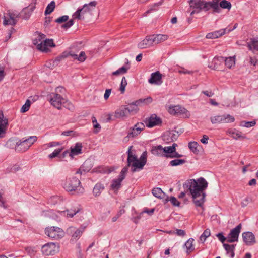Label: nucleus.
<instances>
[{"mask_svg":"<svg viewBox=\"0 0 258 258\" xmlns=\"http://www.w3.org/2000/svg\"><path fill=\"white\" fill-rule=\"evenodd\" d=\"M223 62H224L223 57H215L212 60L211 64H209L208 67L213 70H216L218 69L219 66Z\"/></svg>","mask_w":258,"mask_h":258,"instance_id":"26","label":"nucleus"},{"mask_svg":"<svg viewBox=\"0 0 258 258\" xmlns=\"http://www.w3.org/2000/svg\"><path fill=\"white\" fill-rule=\"evenodd\" d=\"M62 148L55 149L51 154L49 155V158L52 159L55 157H57L59 154V153L62 151Z\"/></svg>","mask_w":258,"mask_h":258,"instance_id":"54","label":"nucleus"},{"mask_svg":"<svg viewBox=\"0 0 258 258\" xmlns=\"http://www.w3.org/2000/svg\"><path fill=\"white\" fill-rule=\"evenodd\" d=\"M162 123L161 119L157 116L155 114H152L145 121L146 126L148 127H152L153 126L158 125Z\"/></svg>","mask_w":258,"mask_h":258,"instance_id":"20","label":"nucleus"},{"mask_svg":"<svg viewBox=\"0 0 258 258\" xmlns=\"http://www.w3.org/2000/svg\"><path fill=\"white\" fill-rule=\"evenodd\" d=\"M77 228L74 226L69 227L66 230L67 234L70 235L72 238V235H74L75 231L76 230Z\"/></svg>","mask_w":258,"mask_h":258,"instance_id":"58","label":"nucleus"},{"mask_svg":"<svg viewBox=\"0 0 258 258\" xmlns=\"http://www.w3.org/2000/svg\"><path fill=\"white\" fill-rule=\"evenodd\" d=\"M216 2L219 9V12H213V13H220L221 11V8L230 10L231 8V3L226 0H216Z\"/></svg>","mask_w":258,"mask_h":258,"instance_id":"25","label":"nucleus"},{"mask_svg":"<svg viewBox=\"0 0 258 258\" xmlns=\"http://www.w3.org/2000/svg\"><path fill=\"white\" fill-rule=\"evenodd\" d=\"M37 140L36 136H31L16 143L15 149L17 152H23L27 151Z\"/></svg>","mask_w":258,"mask_h":258,"instance_id":"7","label":"nucleus"},{"mask_svg":"<svg viewBox=\"0 0 258 258\" xmlns=\"http://www.w3.org/2000/svg\"><path fill=\"white\" fill-rule=\"evenodd\" d=\"M84 229L85 227L83 226H81L79 228H77L74 233V235H72V238H71L70 241L71 242L77 241L81 236L82 233L84 231Z\"/></svg>","mask_w":258,"mask_h":258,"instance_id":"31","label":"nucleus"},{"mask_svg":"<svg viewBox=\"0 0 258 258\" xmlns=\"http://www.w3.org/2000/svg\"><path fill=\"white\" fill-rule=\"evenodd\" d=\"M97 5L96 1H92L88 4H85L82 8H79L73 14V17L76 19H84L85 15L88 13H91L95 8Z\"/></svg>","mask_w":258,"mask_h":258,"instance_id":"5","label":"nucleus"},{"mask_svg":"<svg viewBox=\"0 0 258 258\" xmlns=\"http://www.w3.org/2000/svg\"><path fill=\"white\" fill-rule=\"evenodd\" d=\"M145 126L142 122H138L134 126L128 128L127 135L124 140L128 141L130 138H134L138 136L145 129Z\"/></svg>","mask_w":258,"mask_h":258,"instance_id":"8","label":"nucleus"},{"mask_svg":"<svg viewBox=\"0 0 258 258\" xmlns=\"http://www.w3.org/2000/svg\"><path fill=\"white\" fill-rule=\"evenodd\" d=\"M104 187L101 183H97L94 186L93 190V194L95 197L99 196L104 189Z\"/></svg>","mask_w":258,"mask_h":258,"instance_id":"39","label":"nucleus"},{"mask_svg":"<svg viewBox=\"0 0 258 258\" xmlns=\"http://www.w3.org/2000/svg\"><path fill=\"white\" fill-rule=\"evenodd\" d=\"M242 237L245 244L251 246L256 243V239L254 234L249 231L244 232L242 234Z\"/></svg>","mask_w":258,"mask_h":258,"instance_id":"16","label":"nucleus"},{"mask_svg":"<svg viewBox=\"0 0 258 258\" xmlns=\"http://www.w3.org/2000/svg\"><path fill=\"white\" fill-rule=\"evenodd\" d=\"M8 126V119L4 117L3 112L0 111V138H2L6 133Z\"/></svg>","mask_w":258,"mask_h":258,"instance_id":"18","label":"nucleus"},{"mask_svg":"<svg viewBox=\"0 0 258 258\" xmlns=\"http://www.w3.org/2000/svg\"><path fill=\"white\" fill-rule=\"evenodd\" d=\"M152 194L155 197L159 199H163L165 196L160 188H154L152 190Z\"/></svg>","mask_w":258,"mask_h":258,"instance_id":"41","label":"nucleus"},{"mask_svg":"<svg viewBox=\"0 0 258 258\" xmlns=\"http://www.w3.org/2000/svg\"><path fill=\"white\" fill-rule=\"evenodd\" d=\"M80 211V209L79 208H77V209L75 210H67L66 211H63L64 214H66V215L68 217H73L75 215H76L77 213H78Z\"/></svg>","mask_w":258,"mask_h":258,"instance_id":"50","label":"nucleus"},{"mask_svg":"<svg viewBox=\"0 0 258 258\" xmlns=\"http://www.w3.org/2000/svg\"><path fill=\"white\" fill-rule=\"evenodd\" d=\"M45 234L50 238L59 240L64 236L65 232L60 228L57 226L46 227L45 229Z\"/></svg>","mask_w":258,"mask_h":258,"instance_id":"6","label":"nucleus"},{"mask_svg":"<svg viewBox=\"0 0 258 258\" xmlns=\"http://www.w3.org/2000/svg\"><path fill=\"white\" fill-rule=\"evenodd\" d=\"M216 236L218 238L219 240L222 243H224V242L226 240L227 241V237H225L223 234L222 233H219L216 234Z\"/></svg>","mask_w":258,"mask_h":258,"instance_id":"62","label":"nucleus"},{"mask_svg":"<svg viewBox=\"0 0 258 258\" xmlns=\"http://www.w3.org/2000/svg\"><path fill=\"white\" fill-rule=\"evenodd\" d=\"M20 17V13L16 11H9L7 16H4L3 24L5 26L8 25H15L17 22L16 18Z\"/></svg>","mask_w":258,"mask_h":258,"instance_id":"13","label":"nucleus"},{"mask_svg":"<svg viewBox=\"0 0 258 258\" xmlns=\"http://www.w3.org/2000/svg\"><path fill=\"white\" fill-rule=\"evenodd\" d=\"M152 101V98L149 96L146 98H141L138 100L135 101V104H136V105L140 106H146L151 104Z\"/></svg>","mask_w":258,"mask_h":258,"instance_id":"33","label":"nucleus"},{"mask_svg":"<svg viewBox=\"0 0 258 258\" xmlns=\"http://www.w3.org/2000/svg\"><path fill=\"white\" fill-rule=\"evenodd\" d=\"M59 250V244L53 242L47 243L44 245L41 248L43 254L47 256L54 255L58 252Z\"/></svg>","mask_w":258,"mask_h":258,"instance_id":"9","label":"nucleus"},{"mask_svg":"<svg viewBox=\"0 0 258 258\" xmlns=\"http://www.w3.org/2000/svg\"><path fill=\"white\" fill-rule=\"evenodd\" d=\"M168 111L172 115H181L184 118H189L190 116L189 112L185 108L180 105L169 106Z\"/></svg>","mask_w":258,"mask_h":258,"instance_id":"12","label":"nucleus"},{"mask_svg":"<svg viewBox=\"0 0 258 258\" xmlns=\"http://www.w3.org/2000/svg\"><path fill=\"white\" fill-rule=\"evenodd\" d=\"M92 122L93 124L94 128L95 129L98 130L96 131H95V132L97 133L98 132V130H100L101 126H100V124L98 123H97V120H96L95 117H92Z\"/></svg>","mask_w":258,"mask_h":258,"instance_id":"59","label":"nucleus"},{"mask_svg":"<svg viewBox=\"0 0 258 258\" xmlns=\"http://www.w3.org/2000/svg\"><path fill=\"white\" fill-rule=\"evenodd\" d=\"M241 228L242 225L240 223L236 227L232 229L227 237V242L229 243L237 242Z\"/></svg>","mask_w":258,"mask_h":258,"instance_id":"15","label":"nucleus"},{"mask_svg":"<svg viewBox=\"0 0 258 258\" xmlns=\"http://www.w3.org/2000/svg\"><path fill=\"white\" fill-rule=\"evenodd\" d=\"M123 179H120V178L118 177L117 179H115L112 180L111 184V188L114 190V192H116L121 186V183Z\"/></svg>","mask_w":258,"mask_h":258,"instance_id":"35","label":"nucleus"},{"mask_svg":"<svg viewBox=\"0 0 258 258\" xmlns=\"http://www.w3.org/2000/svg\"><path fill=\"white\" fill-rule=\"evenodd\" d=\"M198 146V144L196 142H190L188 143L189 148L195 154H197L199 152V150L197 149Z\"/></svg>","mask_w":258,"mask_h":258,"instance_id":"46","label":"nucleus"},{"mask_svg":"<svg viewBox=\"0 0 258 258\" xmlns=\"http://www.w3.org/2000/svg\"><path fill=\"white\" fill-rule=\"evenodd\" d=\"M129 166H127V165L126 167H124L122 170L121 171L120 174L119 175V177L120 178V179H124L125 178L126 174L128 170V167Z\"/></svg>","mask_w":258,"mask_h":258,"instance_id":"55","label":"nucleus"},{"mask_svg":"<svg viewBox=\"0 0 258 258\" xmlns=\"http://www.w3.org/2000/svg\"><path fill=\"white\" fill-rule=\"evenodd\" d=\"M128 115V114L125 106L121 107L115 111L114 114V117L116 118H121L127 117Z\"/></svg>","mask_w":258,"mask_h":258,"instance_id":"28","label":"nucleus"},{"mask_svg":"<svg viewBox=\"0 0 258 258\" xmlns=\"http://www.w3.org/2000/svg\"><path fill=\"white\" fill-rule=\"evenodd\" d=\"M111 92V89H107L105 90L104 95V98L105 100H107L109 98L110 94Z\"/></svg>","mask_w":258,"mask_h":258,"instance_id":"64","label":"nucleus"},{"mask_svg":"<svg viewBox=\"0 0 258 258\" xmlns=\"http://www.w3.org/2000/svg\"><path fill=\"white\" fill-rule=\"evenodd\" d=\"M45 37L44 34H38L37 37L33 40V44L36 46L37 48L43 52L48 51L49 47L55 46L52 39H45Z\"/></svg>","mask_w":258,"mask_h":258,"instance_id":"4","label":"nucleus"},{"mask_svg":"<svg viewBox=\"0 0 258 258\" xmlns=\"http://www.w3.org/2000/svg\"><path fill=\"white\" fill-rule=\"evenodd\" d=\"M65 190L73 194H82L84 189L81 185L80 181L76 177L67 178L63 184Z\"/></svg>","mask_w":258,"mask_h":258,"instance_id":"3","label":"nucleus"},{"mask_svg":"<svg viewBox=\"0 0 258 258\" xmlns=\"http://www.w3.org/2000/svg\"><path fill=\"white\" fill-rule=\"evenodd\" d=\"M36 1L34 3H31L28 7H26L23 9L20 14L21 17L25 20L29 19L32 12L35 9Z\"/></svg>","mask_w":258,"mask_h":258,"instance_id":"17","label":"nucleus"},{"mask_svg":"<svg viewBox=\"0 0 258 258\" xmlns=\"http://www.w3.org/2000/svg\"><path fill=\"white\" fill-rule=\"evenodd\" d=\"M154 43L152 35H148L138 44V47L140 49H145L152 46Z\"/></svg>","mask_w":258,"mask_h":258,"instance_id":"19","label":"nucleus"},{"mask_svg":"<svg viewBox=\"0 0 258 258\" xmlns=\"http://www.w3.org/2000/svg\"><path fill=\"white\" fill-rule=\"evenodd\" d=\"M146 162L147 153L146 152H144L140 156V159L137 160L136 162L133 163L132 165H131L132 166V171L133 172H135L137 170V169H142L144 165L146 164Z\"/></svg>","mask_w":258,"mask_h":258,"instance_id":"14","label":"nucleus"},{"mask_svg":"<svg viewBox=\"0 0 258 258\" xmlns=\"http://www.w3.org/2000/svg\"><path fill=\"white\" fill-rule=\"evenodd\" d=\"M151 152L154 155L159 157H164L163 147L161 145L152 147Z\"/></svg>","mask_w":258,"mask_h":258,"instance_id":"27","label":"nucleus"},{"mask_svg":"<svg viewBox=\"0 0 258 258\" xmlns=\"http://www.w3.org/2000/svg\"><path fill=\"white\" fill-rule=\"evenodd\" d=\"M127 81L125 77H123L120 83L119 91L121 94H123L125 91V87L127 85Z\"/></svg>","mask_w":258,"mask_h":258,"instance_id":"48","label":"nucleus"},{"mask_svg":"<svg viewBox=\"0 0 258 258\" xmlns=\"http://www.w3.org/2000/svg\"><path fill=\"white\" fill-rule=\"evenodd\" d=\"M70 56L81 62H83L86 59V55L84 51H81L79 55L71 51Z\"/></svg>","mask_w":258,"mask_h":258,"instance_id":"37","label":"nucleus"},{"mask_svg":"<svg viewBox=\"0 0 258 258\" xmlns=\"http://www.w3.org/2000/svg\"><path fill=\"white\" fill-rule=\"evenodd\" d=\"M152 37L154 43L159 44L167 40L168 36L165 34H153Z\"/></svg>","mask_w":258,"mask_h":258,"instance_id":"29","label":"nucleus"},{"mask_svg":"<svg viewBox=\"0 0 258 258\" xmlns=\"http://www.w3.org/2000/svg\"><path fill=\"white\" fill-rule=\"evenodd\" d=\"M161 5V3L159 2V3H155L154 4L152 7L151 8L148 10L146 13L147 14L148 13H150L151 12H152V11H155L157 10V7H158V6H159L160 5Z\"/></svg>","mask_w":258,"mask_h":258,"instance_id":"61","label":"nucleus"},{"mask_svg":"<svg viewBox=\"0 0 258 258\" xmlns=\"http://www.w3.org/2000/svg\"><path fill=\"white\" fill-rule=\"evenodd\" d=\"M136 104H135V101L131 104H129L128 105L125 106L128 115H134L138 112V106L136 105Z\"/></svg>","mask_w":258,"mask_h":258,"instance_id":"30","label":"nucleus"},{"mask_svg":"<svg viewBox=\"0 0 258 258\" xmlns=\"http://www.w3.org/2000/svg\"><path fill=\"white\" fill-rule=\"evenodd\" d=\"M31 105V101L29 99H27L25 103L22 106L21 109V112L25 113L28 111Z\"/></svg>","mask_w":258,"mask_h":258,"instance_id":"52","label":"nucleus"},{"mask_svg":"<svg viewBox=\"0 0 258 258\" xmlns=\"http://www.w3.org/2000/svg\"><path fill=\"white\" fill-rule=\"evenodd\" d=\"M234 120V117L230 114L217 115L210 117L212 124L233 122Z\"/></svg>","mask_w":258,"mask_h":258,"instance_id":"10","label":"nucleus"},{"mask_svg":"<svg viewBox=\"0 0 258 258\" xmlns=\"http://www.w3.org/2000/svg\"><path fill=\"white\" fill-rule=\"evenodd\" d=\"M186 162L185 160L184 159H176L173 160H171L170 162V165L172 166H176L180 165H182Z\"/></svg>","mask_w":258,"mask_h":258,"instance_id":"45","label":"nucleus"},{"mask_svg":"<svg viewBox=\"0 0 258 258\" xmlns=\"http://www.w3.org/2000/svg\"><path fill=\"white\" fill-rule=\"evenodd\" d=\"M55 8V3L54 1H51L46 7L45 11V15H47L51 14Z\"/></svg>","mask_w":258,"mask_h":258,"instance_id":"43","label":"nucleus"},{"mask_svg":"<svg viewBox=\"0 0 258 258\" xmlns=\"http://www.w3.org/2000/svg\"><path fill=\"white\" fill-rule=\"evenodd\" d=\"M188 3L191 8L197 11V13L201 11H207L210 8L213 9V12H219V10L216 0L209 2L203 0H189Z\"/></svg>","mask_w":258,"mask_h":258,"instance_id":"2","label":"nucleus"},{"mask_svg":"<svg viewBox=\"0 0 258 258\" xmlns=\"http://www.w3.org/2000/svg\"><path fill=\"white\" fill-rule=\"evenodd\" d=\"M236 245H229L226 243H223V246L227 252V254H230L231 258H233L234 256V250Z\"/></svg>","mask_w":258,"mask_h":258,"instance_id":"36","label":"nucleus"},{"mask_svg":"<svg viewBox=\"0 0 258 258\" xmlns=\"http://www.w3.org/2000/svg\"><path fill=\"white\" fill-rule=\"evenodd\" d=\"M227 135L230 136L232 138L235 140L238 139H245V136L242 135L241 132H239L236 129H229L227 132Z\"/></svg>","mask_w":258,"mask_h":258,"instance_id":"23","label":"nucleus"},{"mask_svg":"<svg viewBox=\"0 0 258 258\" xmlns=\"http://www.w3.org/2000/svg\"><path fill=\"white\" fill-rule=\"evenodd\" d=\"M165 200L166 202L170 201L174 206H179L180 205V202H178L177 199L174 197H171L170 198L167 197Z\"/></svg>","mask_w":258,"mask_h":258,"instance_id":"53","label":"nucleus"},{"mask_svg":"<svg viewBox=\"0 0 258 258\" xmlns=\"http://www.w3.org/2000/svg\"><path fill=\"white\" fill-rule=\"evenodd\" d=\"M223 59L225 66L229 69L235 65V58L234 57H223Z\"/></svg>","mask_w":258,"mask_h":258,"instance_id":"40","label":"nucleus"},{"mask_svg":"<svg viewBox=\"0 0 258 258\" xmlns=\"http://www.w3.org/2000/svg\"><path fill=\"white\" fill-rule=\"evenodd\" d=\"M162 75L159 71H157L151 74V78L149 79L148 82L152 84L160 85L162 82Z\"/></svg>","mask_w":258,"mask_h":258,"instance_id":"22","label":"nucleus"},{"mask_svg":"<svg viewBox=\"0 0 258 258\" xmlns=\"http://www.w3.org/2000/svg\"><path fill=\"white\" fill-rule=\"evenodd\" d=\"M70 56V52H63L60 55L57 56L55 60L54 63L57 64L58 62H60L62 60L65 59L68 56Z\"/></svg>","mask_w":258,"mask_h":258,"instance_id":"47","label":"nucleus"},{"mask_svg":"<svg viewBox=\"0 0 258 258\" xmlns=\"http://www.w3.org/2000/svg\"><path fill=\"white\" fill-rule=\"evenodd\" d=\"M194 241V239L193 238H189L184 244V246L186 248V252L188 254L193 251L195 249L193 245Z\"/></svg>","mask_w":258,"mask_h":258,"instance_id":"38","label":"nucleus"},{"mask_svg":"<svg viewBox=\"0 0 258 258\" xmlns=\"http://www.w3.org/2000/svg\"><path fill=\"white\" fill-rule=\"evenodd\" d=\"M175 234L179 236L183 237L185 235V232L183 230L176 229Z\"/></svg>","mask_w":258,"mask_h":258,"instance_id":"63","label":"nucleus"},{"mask_svg":"<svg viewBox=\"0 0 258 258\" xmlns=\"http://www.w3.org/2000/svg\"><path fill=\"white\" fill-rule=\"evenodd\" d=\"M226 29H222L216 31L209 33L206 35V38L207 39L217 38L225 34L226 33Z\"/></svg>","mask_w":258,"mask_h":258,"instance_id":"24","label":"nucleus"},{"mask_svg":"<svg viewBox=\"0 0 258 258\" xmlns=\"http://www.w3.org/2000/svg\"><path fill=\"white\" fill-rule=\"evenodd\" d=\"M208 184V182L203 177H200L197 180H187L183 184L184 188L189 191L196 206L202 207L206 196L204 191Z\"/></svg>","mask_w":258,"mask_h":258,"instance_id":"1","label":"nucleus"},{"mask_svg":"<svg viewBox=\"0 0 258 258\" xmlns=\"http://www.w3.org/2000/svg\"><path fill=\"white\" fill-rule=\"evenodd\" d=\"M50 102L54 107L60 109L61 106L66 104L67 100L59 94L51 93L50 94Z\"/></svg>","mask_w":258,"mask_h":258,"instance_id":"11","label":"nucleus"},{"mask_svg":"<svg viewBox=\"0 0 258 258\" xmlns=\"http://www.w3.org/2000/svg\"><path fill=\"white\" fill-rule=\"evenodd\" d=\"M82 146L80 143H77L75 146L71 147V151L69 152L66 151L63 153V156L64 157L67 154H69L70 156L73 157L74 155H77L81 153Z\"/></svg>","mask_w":258,"mask_h":258,"instance_id":"21","label":"nucleus"},{"mask_svg":"<svg viewBox=\"0 0 258 258\" xmlns=\"http://www.w3.org/2000/svg\"><path fill=\"white\" fill-rule=\"evenodd\" d=\"M69 19V16L67 15H63L61 17L58 18L55 20V22L57 23L61 24L63 22H66Z\"/></svg>","mask_w":258,"mask_h":258,"instance_id":"56","label":"nucleus"},{"mask_svg":"<svg viewBox=\"0 0 258 258\" xmlns=\"http://www.w3.org/2000/svg\"><path fill=\"white\" fill-rule=\"evenodd\" d=\"M247 46L249 50H258V40L255 39H251L249 42L247 43Z\"/></svg>","mask_w":258,"mask_h":258,"instance_id":"42","label":"nucleus"},{"mask_svg":"<svg viewBox=\"0 0 258 258\" xmlns=\"http://www.w3.org/2000/svg\"><path fill=\"white\" fill-rule=\"evenodd\" d=\"M164 157L169 158V156H172V154L174 152V150L170 146H166L163 147Z\"/></svg>","mask_w":258,"mask_h":258,"instance_id":"44","label":"nucleus"},{"mask_svg":"<svg viewBox=\"0 0 258 258\" xmlns=\"http://www.w3.org/2000/svg\"><path fill=\"white\" fill-rule=\"evenodd\" d=\"M210 235V230L209 229H206L201 235L200 240L202 242H204L207 237Z\"/></svg>","mask_w":258,"mask_h":258,"instance_id":"49","label":"nucleus"},{"mask_svg":"<svg viewBox=\"0 0 258 258\" xmlns=\"http://www.w3.org/2000/svg\"><path fill=\"white\" fill-rule=\"evenodd\" d=\"M256 122L254 121H242L240 123V126L242 127H250L253 126L255 125Z\"/></svg>","mask_w":258,"mask_h":258,"instance_id":"51","label":"nucleus"},{"mask_svg":"<svg viewBox=\"0 0 258 258\" xmlns=\"http://www.w3.org/2000/svg\"><path fill=\"white\" fill-rule=\"evenodd\" d=\"M74 24V21L73 19L70 20L67 23L62 25L61 27L64 29H68L71 27Z\"/></svg>","mask_w":258,"mask_h":258,"instance_id":"60","label":"nucleus"},{"mask_svg":"<svg viewBox=\"0 0 258 258\" xmlns=\"http://www.w3.org/2000/svg\"><path fill=\"white\" fill-rule=\"evenodd\" d=\"M132 148V146H131L127 152V166H131V165H132L133 163H134L136 162L137 160H138V158L137 156L135 155H133L132 151H131V148Z\"/></svg>","mask_w":258,"mask_h":258,"instance_id":"34","label":"nucleus"},{"mask_svg":"<svg viewBox=\"0 0 258 258\" xmlns=\"http://www.w3.org/2000/svg\"><path fill=\"white\" fill-rule=\"evenodd\" d=\"M126 66H123L116 70L112 72V75L113 76H118L120 74H125L127 71L130 69V66L129 64V61L128 60H126V62H125Z\"/></svg>","mask_w":258,"mask_h":258,"instance_id":"32","label":"nucleus"},{"mask_svg":"<svg viewBox=\"0 0 258 258\" xmlns=\"http://www.w3.org/2000/svg\"><path fill=\"white\" fill-rule=\"evenodd\" d=\"M154 211H155V209L154 208L151 209L150 210L146 209V210H144L139 215V219L141 218L144 213H147L149 215H152L153 214Z\"/></svg>","mask_w":258,"mask_h":258,"instance_id":"57","label":"nucleus"}]
</instances>
